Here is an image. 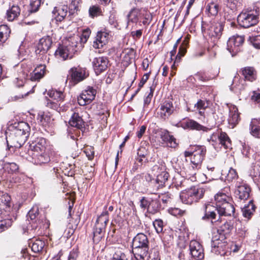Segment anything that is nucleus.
Segmentation results:
<instances>
[{
	"label": "nucleus",
	"instance_id": "20e7f679",
	"mask_svg": "<svg viewBox=\"0 0 260 260\" xmlns=\"http://www.w3.org/2000/svg\"><path fill=\"white\" fill-rule=\"evenodd\" d=\"M46 66L44 64H40L29 75L28 69L27 68L22 67L18 71V77L16 78L17 85L19 87L24 85L26 88L27 84L24 85V82L26 79L29 77L31 81H39L44 76Z\"/></svg>",
	"mask_w": 260,
	"mask_h": 260
},
{
	"label": "nucleus",
	"instance_id": "aec40b11",
	"mask_svg": "<svg viewBox=\"0 0 260 260\" xmlns=\"http://www.w3.org/2000/svg\"><path fill=\"white\" fill-rule=\"evenodd\" d=\"M37 121L39 124L46 129L52 126L53 119L49 113L42 111L38 113Z\"/></svg>",
	"mask_w": 260,
	"mask_h": 260
},
{
	"label": "nucleus",
	"instance_id": "ea45409f",
	"mask_svg": "<svg viewBox=\"0 0 260 260\" xmlns=\"http://www.w3.org/2000/svg\"><path fill=\"white\" fill-rule=\"evenodd\" d=\"M218 138L220 144L225 149L229 148L231 147V141L225 133L222 132H220L218 136Z\"/></svg>",
	"mask_w": 260,
	"mask_h": 260
},
{
	"label": "nucleus",
	"instance_id": "f3484780",
	"mask_svg": "<svg viewBox=\"0 0 260 260\" xmlns=\"http://www.w3.org/2000/svg\"><path fill=\"white\" fill-rule=\"evenodd\" d=\"M52 44V38L47 36L40 39L36 46V53L37 54H44L51 48Z\"/></svg>",
	"mask_w": 260,
	"mask_h": 260
},
{
	"label": "nucleus",
	"instance_id": "774afa93",
	"mask_svg": "<svg viewBox=\"0 0 260 260\" xmlns=\"http://www.w3.org/2000/svg\"><path fill=\"white\" fill-rule=\"evenodd\" d=\"M253 150L251 148L247 145L243 146V149L242 151L243 155L246 157H249L251 154H252Z\"/></svg>",
	"mask_w": 260,
	"mask_h": 260
},
{
	"label": "nucleus",
	"instance_id": "4468645a",
	"mask_svg": "<svg viewBox=\"0 0 260 260\" xmlns=\"http://www.w3.org/2000/svg\"><path fill=\"white\" fill-rule=\"evenodd\" d=\"M155 133L161 139L162 143L166 144L168 147L171 148H176L178 144L176 139L173 136L170 135L168 131L162 129H158Z\"/></svg>",
	"mask_w": 260,
	"mask_h": 260
},
{
	"label": "nucleus",
	"instance_id": "9d476101",
	"mask_svg": "<svg viewBox=\"0 0 260 260\" xmlns=\"http://www.w3.org/2000/svg\"><path fill=\"white\" fill-rule=\"evenodd\" d=\"M96 90L92 87L88 86L83 90L77 98L78 104L80 106L89 104L95 99Z\"/></svg>",
	"mask_w": 260,
	"mask_h": 260
},
{
	"label": "nucleus",
	"instance_id": "338daca9",
	"mask_svg": "<svg viewBox=\"0 0 260 260\" xmlns=\"http://www.w3.org/2000/svg\"><path fill=\"white\" fill-rule=\"evenodd\" d=\"M109 23L112 27L116 28L118 26V22L114 14H111L109 18Z\"/></svg>",
	"mask_w": 260,
	"mask_h": 260
},
{
	"label": "nucleus",
	"instance_id": "c9c22d12",
	"mask_svg": "<svg viewBox=\"0 0 260 260\" xmlns=\"http://www.w3.org/2000/svg\"><path fill=\"white\" fill-rule=\"evenodd\" d=\"M157 177L155 180V183L157 185L156 188L157 189L162 187L168 180L169 176V173L165 171H162L159 174H157Z\"/></svg>",
	"mask_w": 260,
	"mask_h": 260
},
{
	"label": "nucleus",
	"instance_id": "f03ea898",
	"mask_svg": "<svg viewBox=\"0 0 260 260\" xmlns=\"http://www.w3.org/2000/svg\"><path fill=\"white\" fill-rule=\"evenodd\" d=\"M28 154L31 156L32 161L37 165H42L50 161L49 155L45 152V140L38 139L30 145Z\"/></svg>",
	"mask_w": 260,
	"mask_h": 260
},
{
	"label": "nucleus",
	"instance_id": "4d7b16f0",
	"mask_svg": "<svg viewBox=\"0 0 260 260\" xmlns=\"http://www.w3.org/2000/svg\"><path fill=\"white\" fill-rule=\"evenodd\" d=\"M158 210V205L156 201H151L147 211L151 214L156 213Z\"/></svg>",
	"mask_w": 260,
	"mask_h": 260
},
{
	"label": "nucleus",
	"instance_id": "1a4fd4ad",
	"mask_svg": "<svg viewBox=\"0 0 260 260\" xmlns=\"http://www.w3.org/2000/svg\"><path fill=\"white\" fill-rule=\"evenodd\" d=\"M244 42V37L242 36L234 35L229 38L227 42V49L234 56L241 50Z\"/></svg>",
	"mask_w": 260,
	"mask_h": 260
},
{
	"label": "nucleus",
	"instance_id": "c85d7f7f",
	"mask_svg": "<svg viewBox=\"0 0 260 260\" xmlns=\"http://www.w3.org/2000/svg\"><path fill=\"white\" fill-rule=\"evenodd\" d=\"M29 246L35 253H39L45 250V243L40 239L30 240L29 241Z\"/></svg>",
	"mask_w": 260,
	"mask_h": 260
},
{
	"label": "nucleus",
	"instance_id": "5fc2aeb1",
	"mask_svg": "<svg viewBox=\"0 0 260 260\" xmlns=\"http://www.w3.org/2000/svg\"><path fill=\"white\" fill-rule=\"evenodd\" d=\"M158 197L163 203L167 204L171 202L173 196L169 192H167L160 194Z\"/></svg>",
	"mask_w": 260,
	"mask_h": 260
},
{
	"label": "nucleus",
	"instance_id": "7ed1b4c3",
	"mask_svg": "<svg viewBox=\"0 0 260 260\" xmlns=\"http://www.w3.org/2000/svg\"><path fill=\"white\" fill-rule=\"evenodd\" d=\"M78 40V36H72L65 40L63 44L60 45L56 50L55 56L63 60L72 58L73 55L79 50Z\"/></svg>",
	"mask_w": 260,
	"mask_h": 260
},
{
	"label": "nucleus",
	"instance_id": "a211bd4d",
	"mask_svg": "<svg viewBox=\"0 0 260 260\" xmlns=\"http://www.w3.org/2000/svg\"><path fill=\"white\" fill-rule=\"evenodd\" d=\"M175 110L172 102L165 101L160 105L157 114L161 118L165 120L174 113Z\"/></svg>",
	"mask_w": 260,
	"mask_h": 260
},
{
	"label": "nucleus",
	"instance_id": "c756f323",
	"mask_svg": "<svg viewBox=\"0 0 260 260\" xmlns=\"http://www.w3.org/2000/svg\"><path fill=\"white\" fill-rule=\"evenodd\" d=\"M233 229V222L231 220L225 221L219 226L217 232L219 236L225 237L226 235L231 233Z\"/></svg>",
	"mask_w": 260,
	"mask_h": 260
},
{
	"label": "nucleus",
	"instance_id": "69168bd1",
	"mask_svg": "<svg viewBox=\"0 0 260 260\" xmlns=\"http://www.w3.org/2000/svg\"><path fill=\"white\" fill-rule=\"evenodd\" d=\"M59 102H53L52 100H48L47 101L46 106L52 109L57 110L59 108L60 104L58 103Z\"/></svg>",
	"mask_w": 260,
	"mask_h": 260
},
{
	"label": "nucleus",
	"instance_id": "2eb2a0df",
	"mask_svg": "<svg viewBox=\"0 0 260 260\" xmlns=\"http://www.w3.org/2000/svg\"><path fill=\"white\" fill-rule=\"evenodd\" d=\"M108 59L106 57L94 58L92 64L95 74L98 75L106 71L108 68Z\"/></svg>",
	"mask_w": 260,
	"mask_h": 260
},
{
	"label": "nucleus",
	"instance_id": "49530a36",
	"mask_svg": "<svg viewBox=\"0 0 260 260\" xmlns=\"http://www.w3.org/2000/svg\"><path fill=\"white\" fill-rule=\"evenodd\" d=\"M90 30L89 28L85 29L82 31V34L81 36L75 35V36H78L79 37L78 43L79 44L78 47L79 49L82 47V44L85 43L87 41L90 34Z\"/></svg>",
	"mask_w": 260,
	"mask_h": 260
},
{
	"label": "nucleus",
	"instance_id": "c03bdc74",
	"mask_svg": "<svg viewBox=\"0 0 260 260\" xmlns=\"http://www.w3.org/2000/svg\"><path fill=\"white\" fill-rule=\"evenodd\" d=\"M49 96L57 102L61 101L64 99L62 92L55 90H49L47 93Z\"/></svg>",
	"mask_w": 260,
	"mask_h": 260
},
{
	"label": "nucleus",
	"instance_id": "680f3d73",
	"mask_svg": "<svg viewBox=\"0 0 260 260\" xmlns=\"http://www.w3.org/2000/svg\"><path fill=\"white\" fill-rule=\"evenodd\" d=\"M216 214L215 211H208V212L205 213V215L202 217V219L207 220L211 219V222L213 223V220L216 219Z\"/></svg>",
	"mask_w": 260,
	"mask_h": 260
},
{
	"label": "nucleus",
	"instance_id": "e2e57ef3",
	"mask_svg": "<svg viewBox=\"0 0 260 260\" xmlns=\"http://www.w3.org/2000/svg\"><path fill=\"white\" fill-rule=\"evenodd\" d=\"M152 20V16L150 14H146L144 16L143 20L139 22V25H141V23L145 27H147Z\"/></svg>",
	"mask_w": 260,
	"mask_h": 260
},
{
	"label": "nucleus",
	"instance_id": "393cba45",
	"mask_svg": "<svg viewBox=\"0 0 260 260\" xmlns=\"http://www.w3.org/2000/svg\"><path fill=\"white\" fill-rule=\"evenodd\" d=\"M109 39V34L108 32L106 31L98 32L95 40L93 42V47L97 49L102 48L108 43Z\"/></svg>",
	"mask_w": 260,
	"mask_h": 260
},
{
	"label": "nucleus",
	"instance_id": "f704fd0d",
	"mask_svg": "<svg viewBox=\"0 0 260 260\" xmlns=\"http://www.w3.org/2000/svg\"><path fill=\"white\" fill-rule=\"evenodd\" d=\"M242 74L245 80L253 81L256 79V71L252 67H245L241 69Z\"/></svg>",
	"mask_w": 260,
	"mask_h": 260
},
{
	"label": "nucleus",
	"instance_id": "de8ad7c7",
	"mask_svg": "<svg viewBox=\"0 0 260 260\" xmlns=\"http://www.w3.org/2000/svg\"><path fill=\"white\" fill-rule=\"evenodd\" d=\"M88 13L89 16L92 18L102 15V10L101 7L97 5L90 7Z\"/></svg>",
	"mask_w": 260,
	"mask_h": 260
},
{
	"label": "nucleus",
	"instance_id": "864d4df0",
	"mask_svg": "<svg viewBox=\"0 0 260 260\" xmlns=\"http://www.w3.org/2000/svg\"><path fill=\"white\" fill-rule=\"evenodd\" d=\"M249 40L254 48L260 49V35L250 37Z\"/></svg>",
	"mask_w": 260,
	"mask_h": 260
},
{
	"label": "nucleus",
	"instance_id": "8fccbe9b",
	"mask_svg": "<svg viewBox=\"0 0 260 260\" xmlns=\"http://www.w3.org/2000/svg\"><path fill=\"white\" fill-rule=\"evenodd\" d=\"M166 170V166L162 161H159L157 164L153 166L152 171L154 172V175L160 173L162 171Z\"/></svg>",
	"mask_w": 260,
	"mask_h": 260
},
{
	"label": "nucleus",
	"instance_id": "9b49d317",
	"mask_svg": "<svg viewBox=\"0 0 260 260\" xmlns=\"http://www.w3.org/2000/svg\"><path fill=\"white\" fill-rule=\"evenodd\" d=\"M227 246L225 237L219 236H214L211 242V251L216 254L223 255Z\"/></svg>",
	"mask_w": 260,
	"mask_h": 260
},
{
	"label": "nucleus",
	"instance_id": "09e8293b",
	"mask_svg": "<svg viewBox=\"0 0 260 260\" xmlns=\"http://www.w3.org/2000/svg\"><path fill=\"white\" fill-rule=\"evenodd\" d=\"M106 227H102V225L96 224L93 231V240H100L103 236V232Z\"/></svg>",
	"mask_w": 260,
	"mask_h": 260
},
{
	"label": "nucleus",
	"instance_id": "e433bc0d",
	"mask_svg": "<svg viewBox=\"0 0 260 260\" xmlns=\"http://www.w3.org/2000/svg\"><path fill=\"white\" fill-rule=\"evenodd\" d=\"M243 82L244 81L241 79L239 76H235L231 85V90L236 93L240 92L244 88Z\"/></svg>",
	"mask_w": 260,
	"mask_h": 260
},
{
	"label": "nucleus",
	"instance_id": "a878e982",
	"mask_svg": "<svg viewBox=\"0 0 260 260\" xmlns=\"http://www.w3.org/2000/svg\"><path fill=\"white\" fill-rule=\"evenodd\" d=\"M148 240L146 235L143 233H138L133 240V248L147 247L148 246Z\"/></svg>",
	"mask_w": 260,
	"mask_h": 260
},
{
	"label": "nucleus",
	"instance_id": "dca6fc26",
	"mask_svg": "<svg viewBox=\"0 0 260 260\" xmlns=\"http://www.w3.org/2000/svg\"><path fill=\"white\" fill-rule=\"evenodd\" d=\"M178 126H180L184 129H190L191 130L202 131L207 132L209 128L205 127L197 121L190 119H187L183 121L179 122L177 124Z\"/></svg>",
	"mask_w": 260,
	"mask_h": 260
},
{
	"label": "nucleus",
	"instance_id": "bb28decb",
	"mask_svg": "<svg viewBox=\"0 0 260 260\" xmlns=\"http://www.w3.org/2000/svg\"><path fill=\"white\" fill-rule=\"evenodd\" d=\"M223 27L220 23H214L211 24L208 30L209 36L215 39H218L222 35Z\"/></svg>",
	"mask_w": 260,
	"mask_h": 260
},
{
	"label": "nucleus",
	"instance_id": "72a5a7b5",
	"mask_svg": "<svg viewBox=\"0 0 260 260\" xmlns=\"http://www.w3.org/2000/svg\"><path fill=\"white\" fill-rule=\"evenodd\" d=\"M250 134L254 137L260 138V119H252L250 124Z\"/></svg>",
	"mask_w": 260,
	"mask_h": 260
},
{
	"label": "nucleus",
	"instance_id": "79ce46f5",
	"mask_svg": "<svg viewBox=\"0 0 260 260\" xmlns=\"http://www.w3.org/2000/svg\"><path fill=\"white\" fill-rule=\"evenodd\" d=\"M140 11L139 10L133 8L127 15L128 23H137L139 21Z\"/></svg>",
	"mask_w": 260,
	"mask_h": 260
},
{
	"label": "nucleus",
	"instance_id": "5701e85b",
	"mask_svg": "<svg viewBox=\"0 0 260 260\" xmlns=\"http://www.w3.org/2000/svg\"><path fill=\"white\" fill-rule=\"evenodd\" d=\"M214 199L216 202V206H220L225 202L232 201L230 196V188L228 187L224 188L223 190L219 191L214 196Z\"/></svg>",
	"mask_w": 260,
	"mask_h": 260
},
{
	"label": "nucleus",
	"instance_id": "58836bf2",
	"mask_svg": "<svg viewBox=\"0 0 260 260\" xmlns=\"http://www.w3.org/2000/svg\"><path fill=\"white\" fill-rule=\"evenodd\" d=\"M255 206L252 201H249L248 204L245 206L242 209L243 216L247 219H249L255 212Z\"/></svg>",
	"mask_w": 260,
	"mask_h": 260
},
{
	"label": "nucleus",
	"instance_id": "6e6552de",
	"mask_svg": "<svg viewBox=\"0 0 260 260\" xmlns=\"http://www.w3.org/2000/svg\"><path fill=\"white\" fill-rule=\"evenodd\" d=\"M39 215V208L38 207H33L28 212L27 217L32 221L31 228L36 232V234H42V231L49 228V223L46 219H37L34 221Z\"/></svg>",
	"mask_w": 260,
	"mask_h": 260
},
{
	"label": "nucleus",
	"instance_id": "0eeeda50",
	"mask_svg": "<svg viewBox=\"0 0 260 260\" xmlns=\"http://www.w3.org/2000/svg\"><path fill=\"white\" fill-rule=\"evenodd\" d=\"M259 15L258 8L253 10H244L238 15L237 21L240 26L248 28L257 23Z\"/></svg>",
	"mask_w": 260,
	"mask_h": 260
},
{
	"label": "nucleus",
	"instance_id": "f257e3e1",
	"mask_svg": "<svg viewBox=\"0 0 260 260\" xmlns=\"http://www.w3.org/2000/svg\"><path fill=\"white\" fill-rule=\"evenodd\" d=\"M30 127L28 123L24 122L18 123V126L14 128L8 136L6 132V139L8 146L20 147L26 141L29 135Z\"/></svg>",
	"mask_w": 260,
	"mask_h": 260
},
{
	"label": "nucleus",
	"instance_id": "4c0bfd02",
	"mask_svg": "<svg viewBox=\"0 0 260 260\" xmlns=\"http://www.w3.org/2000/svg\"><path fill=\"white\" fill-rule=\"evenodd\" d=\"M238 177L236 170L231 168L227 172L226 171H222L221 173L222 179L224 178L225 181L230 182L237 179Z\"/></svg>",
	"mask_w": 260,
	"mask_h": 260
},
{
	"label": "nucleus",
	"instance_id": "603ef678",
	"mask_svg": "<svg viewBox=\"0 0 260 260\" xmlns=\"http://www.w3.org/2000/svg\"><path fill=\"white\" fill-rule=\"evenodd\" d=\"M226 5L231 10H235L241 6L243 0H225Z\"/></svg>",
	"mask_w": 260,
	"mask_h": 260
},
{
	"label": "nucleus",
	"instance_id": "f8f14e48",
	"mask_svg": "<svg viewBox=\"0 0 260 260\" xmlns=\"http://www.w3.org/2000/svg\"><path fill=\"white\" fill-rule=\"evenodd\" d=\"M192 149H193V154L190 158V161L194 166V167L197 168L201 164L204 159L206 149L203 146H194ZM193 167L194 168V166Z\"/></svg>",
	"mask_w": 260,
	"mask_h": 260
},
{
	"label": "nucleus",
	"instance_id": "423d86ee",
	"mask_svg": "<svg viewBox=\"0 0 260 260\" xmlns=\"http://www.w3.org/2000/svg\"><path fill=\"white\" fill-rule=\"evenodd\" d=\"M205 192V190L203 187L193 186L182 191L180 198L183 203L191 205L202 199Z\"/></svg>",
	"mask_w": 260,
	"mask_h": 260
},
{
	"label": "nucleus",
	"instance_id": "0e129e2a",
	"mask_svg": "<svg viewBox=\"0 0 260 260\" xmlns=\"http://www.w3.org/2000/svg\"><path fill=\"white\" fill-rule=\"evenodd\" d=\"M203 210L205 213L208 212V211H217V206H214L210 203L205 204L203 206Z\"/></svg>",
	"mask_w": 260,
	"mask_h": 260
},
{
	"label": "nucleus",
	"instance_id": "13d9d810",
	"mask_svg": "<svg viewBox=\"0 0 260 260\" xmlns=\"http://www.w3.org/2000/svg\"><path fill=\"white\" fill-rule=\"evenodd\" d=\"M168 211L170 214L174 216H182L185 213L184 210H182L178 208H170Z\"/></svg>",
	"mask_w": 260,
	"mask_h": 260
},
{
	"label": "nucleus",
	"instance_id": "412c9836",
	"mask_svg": "<svg viewBox=\"0 0 260 260\" xmlns=\"http://www.w3.org/2000/svg\"><path fill=\"white\" fill-rule=\"evenodd\" d=\"M69 74L72 80L75 83L83 80L86 77L85 69L80 67L71 68L69 71Z\"/></svg>",
	"mask_w": 260,
	"mask_h": 260
},
{
	"label": "nucleus",
	"instance_id": "cd10ccee",
	"mask_svg": "<svg viewBox=\"0 0 260 260\" xmlns=\"http://www.w3.org/2000/svg\"><path fill=\"white\" fill-rule=\"evenodd\" d=\"M68 12V7L67 5H60L55 7L52 12L53 16L57 21H62L67 16Z\"/></svg>",
	"mask_w": 260,
	"mask_h": 260
},
{
	"label": "nucleus",
	"instance_id": "37998d69",
	"mask_svg": "<svg viewBox=\"0 0 260 260\" xmlns=\"http://www.w3.org/2000/svg\"><path fill=\"white\" fill-rule=\"evenodd\" d=\"M108 212L107 211H103L102 214L98 217L96 221V224L102 225V227H106L107 222L109 221Z\"/></svg>",
	"mask_w": 260,
	"mask_h": 260
},
{
	"label": "nucleus",
	"instance_id": "3c124183",
	"mask_svg": "<svg viewBox=\"0 0 260 260\" xmlns=\"http://www.w3.org/2000/svg\"><path fill=\"white\" fill-rule=\"evenodd\" d=\"M206 10L213 16L217 14L219 10V6L214 3L209 4L206 7Z\"/></svg>",
	"mask_w": 260,
	"mask_h": 260
},
{
	"label": "nucleus",
	"instance_id": "ddd939ff",
	"mask_svg": "<svg viewBox=\"0 0 260 260\" xmlns=\"http://www.w3.org/2000/svg\"><path fill=\"white\" fill-rule=\"evenodd\" d=\"M189 247L191 260H199L204 258V250L199 242L191 240L189 243Z\"/></svg>",
	"mask_w": 260,
	"mask_h": 260
},
{
	"label": "nucleus",
	"instance_id": "6e6d98bb",
	"mask_svg": "<svg viewBox=\"0 0 260 260\" xmlns=\"http://www.w3.org/2000/svg\"><path fill=\"white\" fill-rule=\"evenodd\" d=\"M186 52V49L183 48V47H180L179 48V52L176 57V60L174 62V64L171 67V69L173 70H176L175 63L177 61H179L181 57L183 56Z\"/></svg>",
	"mask_w": 260,
	"mask_h": 260
},
{
	"label": "nucleus",
	"instance_id": "052dcab7",
	"mask_svg": "<svg viewBox=\"0 0 260 260\" xmlns=\"http://www.w3.org/2000/svg\"><path fill=\"white\" fill-rule=\"evenodd\" d=\"M41 3V0H32L30 2V12H36L38 11L39 8L40 7Z\"/></svg>",
	"mask_w": 260,
	"mask_h": 260
},
{
	"label": "nucleus",
	"instance_id": "4be33fe9",
	"mask_svg": "<svg viewBox=\"0 0 260 260\" xmlns=\"http://www.w3.org/2000/svg\"><path fill=\"white\" fill-rule=\"evenodd\" d=\"M228 122L231 128H233L240 121V113L238 108L234 105L229 107Z\"/></svg>",
	"mask_w": 260,
	"mask_h": 260
},
{
	"label": "nucleus",
	"instance_id": "6ab92c4d",
	"mask_svg": "<svg viewBox=\"0 0 260 260\" xmlns=\"http://www.w3.org/2000/svg\"><path fill=\"white\" fill-rule=\"evenodd\" d=\"M236 187L235 194L237 198L241 200H246L249 198L250 188L248 185L243 182H237Z\"/></svg>",
	"mask_w": 260,
	"mask_h": 260
},
{
	"label": "nucleus",
	"instance_id": "b1692460",
	"mask_svg": "<svg viewBox=\"0 0 260 260\" xmlns=\"http://www.w3.org/2000/svg\"><path fill=\"white\" fill-rule=\"evenodd\" d=\"M217 208L219 215L231 216L235 213V207L232 201L225 202L220 206H217Z\"/></svg>",
	"mask_w": 260,
	"mask_h": 260
},
{
	"label": "nucleus",
	"instance_id": "39448f33",
	"mask_svg": "<svg viewBox=\"0 0 260 260\" xmlns=\"http://www.w3.org/2000/svg\"><path fill=\"white\" fill-rule=\"evenodd\" d=\"M69 123L73 127L69 130L68 137L73 140L81 139L84 128V122L78 112L73 113Z\"/></svg>",
	"mask_w": 260,
	"mask_h": 260
},
{
	"label": "nucleus",
	"instance_id": "a18cd8bd",
	"mask_svg": "<svg viewBox=\"0 0 260 260\" xmlns=\"http://www.w3.org/2000/svg\"><path fill=\"white\" fill-rule=\"evenodd\" d=\"M123 53L124 54L123 57V60L126 62L127 64H129L135 56V53L134 50L132 48H127L124 50Z\"/></svg>",
	"mask_w": 260,
	"mask_h": 260
},
{
	"label": "nucleus",
	"instance_id": "2f4dec72",
	"mask_svg": "<svg viewBox=\"0 0 260 260\" xmlns=\"http://www.w3.org/2000/svg\"><path fill=\"white\" fill-rule=\"evenodd\" d=\"M149 247L133 248V253L136 260H145L148 255Z\"/></svg>",
	"mask_w": 260,
	"mask_h": 260
},
{
	"label": "nucleus",
	"instance_id": "bf43d9fd",
	"mask_svg": "<svg viewBox=\"0 0 260 260\" xmlns=\"http://www.w3.org/2000/svg\"><path fill=\"white\" fill-rule=\"evenodd\" d=\"M153 226L157 233L162 232L163 230V222L160 219H156L153 222Z\"/></svg>",
	"mask_w": 260,
	"mask_h": 260
},
{
	"label": "nucleus",
	"instance_id": "7c9ffc66",
	"mask_svg": "<svg viewBox=\"0 0 260 260\" xmlns=\"http://www.w3.org/2000/svg\"><path fill=\"white\" fill-rule=\"evenodd\" d=\"M12 216L9 214H3L0 216V232H2L10 228L13 222Z\"/></svg>",
	"mask_w": 260,
	"mask_h": 260
},
{
	"label": "nucleus",
	"instance_id": "a19ab883",
	"mask_svg": "<svg viewBox=\"0 0 260 260\" xmlns=\"http://www.w3.org/2000/svg\"><path fill=\"white\" fill-rule=\"evenodd\" d=\"M11 30L7 25H0V43H4L9 37Z\"/></svg>",
	"mask_w": 260,
	"mask_h": 260
},
{
	"label": "nucleus",
	"instance_id": "473e14b6",
	"mask_svg": "<svg viewBox=\"0 0 260 260\" xmlns=\"http://www.w3.org/2000/svg\"><path fill=\"white\" fill-rule=\"evenodd\" d=\"M20 14V9L17 5L12 6L7 11L6 18L9 21H12L18 18Z\"/></svg>",
	"mask_w": 260,
	"mask_h": 260
}]
</instances>
